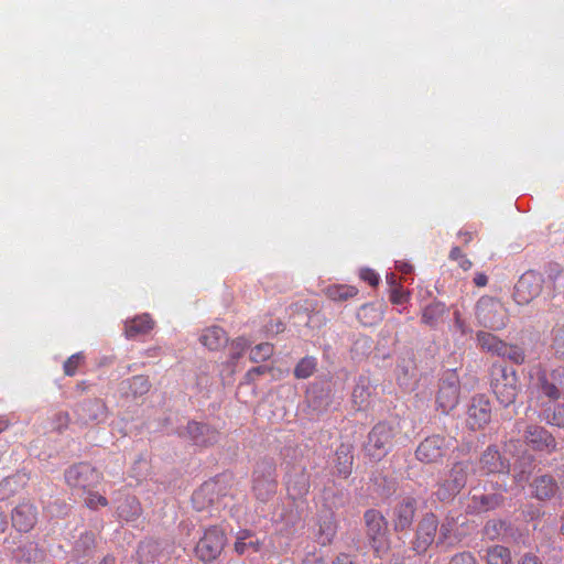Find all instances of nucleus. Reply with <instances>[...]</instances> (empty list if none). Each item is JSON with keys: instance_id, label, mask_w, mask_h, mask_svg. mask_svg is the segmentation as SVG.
Here are the masks:
<instances>
[{"instance_id": "3", "label": "nucleus", "mask_w": 564, "mask_h": 564, "mask_svg": "<svg viewBox=\"0 0 564 564\" xmlns=\"http://www.w3.org/2000/svg\"><path fill=\"white\" fill-rule=\"evenodd\" d=\"M398 433L399 430L393 424L387 422L376 424L368 434L365 445L366 454L376 462L381 460L392 449Z\"/></svg>"}, {"instance_id": "7", "label": "nucleus", "mask_w": 564, "mask_h": 564, "mask_svg": "<svg viewBox=\"0 0 564 564\" xmlns=\"http://www.w3.org/2000/svg\"><path fill=\"white\" fill-rule=\"evenodd\" d=\"M476 316L480 325L494 330L503 329L508 316L503 304L490 296H482L476 306Z\"/></svg>"}, {"instance_id": "24", "label": "nucleus", "mask_w": 564, "mask_h": 564, "mask_svg": "<svg viewBox=\"0 0 564 564\" xmlns=\"http://www.w3.org/2000/svg\"><path fill=\"white\" fill-rule=\"evenodd\" d=\"M352 451L347 444H340L333 459L334 473L341 478H347L352 471Z\"/></svg>"}, {"instance_id": "40", "label": "nucleus", "mask_w": 564, "mask_h": 564, "mask_svg": "<svg viewBox=\"0 0 564 564\" xmlns=\"http://www.w3.org/2000/svg\"><path fill=\"white\" fill-rule=\"evenodd\" d=\"M551 349L557 358L564 359V325L553 327Z\"/></svg>"}, {"instance_id": "44", "label": "nucleus", "mask_w": 564, "mask_h": 564, "mask_svg": "<svg viewBox=\"0 0 564 564\" xmlns=\"http://www.w3.org/2000/svg\"><path fill=\"white\" fill-rule=\"evenodd\" d=\"M85 505L89 509H97L99 507L108 506V500L105 496L95 492L94 489H90V492L85 494Z\"/></svg>"}, {"instance_id": "56", "label": "nucleus", "mask_w": 564, "mask_h": 564, "mask_svg": "<svg viewBox=\"0 0 564 564\" xmlns=\"http://www.w3.org/2000/svg\"><path fill=\"white\" fill-rule=\"evenodd\" d=\"M333 564H356L352 558L347 554H340L336 557Z\"/></svg>"}, {"instance_id": "19", "label": "nucleus", "mask_w": 564, "mask_h": 564, "mask_svg": "<svg viewBox=\"0 0 564 564\" xmlns=\"http://www.w3.org/2000/svg\"><path fill=\"white\" fill-rule=\"evenodd\" d=\"M220 485L210 480L204 482L192 496L193 507L198 510H205L216 503L219 498Z\"/></svg>"}, {"instance_id": "48", "label": "nucleus", "mask_w": 564, "mask_h": 564, "mask_svg": "<svg viewBox=\"0 0 564 564\" xmlns=\"http://www.w3.org/2000/svg\"><path fill=\"white\" fill-rule=\"evenodd\" d=\"M448 564H478L476 557L470 552H459L455 554Z\"/></svg>"}, {"instance_id": "27", "label": "nucleus", "mask_w": 564, "mask_h": 564, "mask_svg": "<svg viewBox=\"0 0 564 564\" xmlns=\"http://www.w3.org/2000/svg\"><path fill=\"white\" fill-rule=\"evenodd\" d=\"M154 327V321L149 314H141L124 322V335L128 339H134L140 335L150 333Z\"/></svg>"}, {"instance_id": "16", "label": "nucleus", "mask_w": 564, "mask_h": 564, "mask_svg": "<svg viewBox=\"0 0 564 564\" xmlns=\"http://www.w3.org/2000/svg\"><path fill=\"white\" fill-rule=\"evenodd\" d=\"M491 419L490 402L484 395L473 398L468 409L467 423L471 430L484 429Z\"/></svg>"}, {"instance_id": "63", "label": "nucleus", "mask_w": 564, "mask_h": 564, "mask_svg": "<svg viewBox=\"0 0 564 564\" xmlns=\"http://www.w3.org/2000/svg\"><path fill=\"white\" fill-rule=\"evenodd\" d=\"M397 269L401 271L403 274H409L412 272V265L409 263H400L397 265Z\"/></svg>"}, {"instance_id": "29", "label": "nucleus", "mask_w": 564, "mask_h": 564, "mask_svg": "<svg viewBox=\"0 0 564 564\" xmlns=\"http://www.w3.org/2000/svg\"><path fill=\"white\" fill-rule=\"evenodd\" d=\"M384 316V305L379 303H367L359 307L357 318L364 326H375Z\"/></svg>"}, {"instance_id": "58", "label": "nucleus", "mask_w": 564, "mask_h": 564, "mask_svg": "<svg viewBox=\"0 0 564 564\" xmlns=\"http://www.w3.org/2000/svg\"><path fill=\"white\" fill-rule=\"evenodd\" d=\"M302 564H325L324 560L322 557L317 556H308L306 557Z\"/></svg>"}, {"instance_id": "55", "label": "nucleus", "mask_w": 564, "mask_h": 564, "mask_svg": "<svg viewBox=\"0 0 564 564\" xmlns=\"http://www.w3.org/2000/svg\"><path fill=\"white\" fill-rule=\"evenodd\" d=\"M474 283L478 288H484L488 283V276L485 273H481V272L476 273V275L474 278Z\"/></svg>"}, {"instance_id": "61", "label": "nucleus", "mask_w": 564, "mask_h": 564, "mask_svg": "<svg viewBox=\"0 0 564 564\" xmlns=\"http://www.w3.org/2000/svg\"><path fill=\"white\" fill-rule=\"evenodd\" d=\"M7 516L6 513L0 509V533H3L7 529Z\"/></svg>"}, {"instance_id": "21", "label": "nucleus", "mask_w": 564, "mask_h": 564, "mask_svg": "<svg viewBox=\"0 0 564 564\" xmlns=\"http://www.w3.org/2000/svg\"><path fill=\"white\" fill-rule=\"evenodd\" d=\"M416 500L411 497L404 498L394 508V528L397 531L409 529L415 516Z\"/></svg>"}, {"instance_id": "45", "label": "nucleus", "mask_w": 564, "mask_h": 564, "mask_svg": "<svg viewBox=\"0 0 564 564\" xmlns=\"http://www.w3.org/2000/svg\"><path fill=\"white\" fill-rule=\"evenodd\" d=\"M389 300L394 305H402L410 300V292L404 290L402 285H395L389 292Z\"/></svg>"}, {"instance_id": "50", "label": "nucleus", "mask_w": 564, "mask_h": 564, "mask_svg": "<svg viewBox=\"0 0 564 564\" xmlns=\"http://www.w3.org/2000/svg\"><path fill=\"white\" fill-rule=\"evenodd\" d=\"M547 422L552 425L564 427V405H557Z\"/></svg>"}, {"instance_id": "5", "label": "nucleus", "mask_w": 564, "mask_h": 564, "mask_svg": "<svg viewBox=\"0 0 564 564\" xmlns=\"http://www.w3.org/2000/svg\"><path fill=\"white\" fill-rule=\"evenodd\" d=\"M366 534L371 547L378 556L389 550L388 522L382 513L376 509H369L364 514Z\"/></svg>"}, {"instance_id": "51", "label": "nucleus", "mask_w": 564, "mask_h": 564, "mask_svg": "<svg viewBox=\"0 0 564 564\" xmlns=\"http://www.w3.org/2000/svg\"><path fill=\"white\" fill-rule=\"evenodd\" d=\"M268 371H270V368L267 366L253 367L250 370H248L247 373L245 375V381L246 383H251L256 380L258 376L264 375Z\"/></svg>"}, {"instance_id": "60", "label": "nucleus", "mask_w": 564, "mask_h": 564, "mask_svg": "<svg viewBox=\"0 0 564 564\" xmlns=\"http://www.w3.org/2000/svg\"><path fill=\"white\" fill-rule=\"evenodd\" d=\"M387 283L389 284L390 286V290L392 288H394L395 285H401L399 282H398V278L394 273H389L387 274Z\"/></svg>"}, {"instance_id": "8", "label": "nucleus", "mask_w": 564, "mask_h": 564, "mask_svg": "<svg viewBox=\"0 0 564 564\" xmlns=\"http://www.w3.org/2000/svg\"><path fill=\"white\" fill-rule=\"evenodd\" d=\"M544 283L540 272L534 270L524 272L514 286V301L520 305L529 304L541 294Z\"/></svg>"}, {"instance_id": "33", "label": "nucleus", "mask_w": 564, "mask_h": 564, "mask_svg": "<svg viewBox=\"0 0 564 564\" xmlns=\"http://www.w3.org/2000/svg\"><path fill=\"white\" fill-rule=\"evenodd\" d=\"M160 544L154 540L142 541L137 550L140 564H150L159 558Z\"/></svg>"}, {"instance_id": "52", "label": "nucleus", "mask_w": 564, "mask_h": 564, "mask_svg": "<svg viewBox=\"0 0 564 564\" xmlns=\"http://www.w3.org/2000/svg\"><path fill=\"white\" fill-rule=\"evenodd\" d=\"M562 270L557 264H551L547 269V280L551 282L552 291H555L556 281L561 276Z\"/></svg>"}, {"instance_id": "39", "label": "nucleus", "mask_w": 564, "mask_h": 564, "mask_svg": "<svg viewBox=\"0 0 564 564\" xmlns=\"http://www.w3.org/2000/svg\"><path fill=\"white\" fill-rule=\"evenodd\" d=\"M286 487L289 496L294 500L304 497L310 489L308 481L304 476L299 479H290Z\"/></svg>"}, {"instance_id": "20", "label": "nucleus", "mask_w": 564, "mask_h": 564, "mask_svg": "<svg viewBox=\"0 0 564 564\" xmlns=\"http://www.w3.org/2000/svg\"><path fill=\"white\" fill-rule=\"evenodd\" d=\"M263 546V541L251 530L241 529L236 533L234 550L238 555L258 553Z\"/></svg>"}, {"instance_id": "54", "label": "nucleus", "mask_w": 564, "mask_h": 564, "mask_svg": "<svg viewBox=\"0 0 564 564\" xmlns=\"http://www.w3.org/2000/svg\"><path fill=\"white\" fill-rule=\"evenodd\" d=\"M232 346L238 349L239 351L237 352L236 356H234V358H239L241 351H243L246 349V347L248 346L247 344V340L242 337L240 338H237L234 343H232Z\"/></svg>"}, {"instance_id": "6", "label": "nucleus", "mask_w": 564, "mask_h": 564, "mask_svg": "<svg viewBox=\"0 0 564 564\" xmlns=\"http://www.w3.org/2000/svg\"><path fill=\"white\" fill-rule=\"evenodd\" d=\"M227 543V538L223 529L213 525L204 531L203 536L195 546L196 557L204 563L216 561Z\"/></svg>"}, {"instance_id": "14", "label": "nucleus", "mask_w": 564, "mask_h": 564, "mask_svg": "<svg viewBox=\"0 0 564 564\" xmlns=\"http://www.w3.org/2000/svg\"><path fill=\"white\" fill-rule=\"evenodd\" d=\"M478 468L482 475L508 474L510 463L500 454L497 446L490 445L481 454Z\"/></svg>"}, {"instance_id": "43", "label": "nucleus", "mask_w": 564, "mask_h": 564, "mask_svg": "<svg viewBox=\"0 0 564 564\" xmlns=\"http://www.w3.org/2000/svg\"><path fill=\"white\" fill-rule=\"evenodd\" d=\"M129 388L134 397L143 395L150 390V383L147 377L134 376L130 380Z\"/></svg>"}, {"instance_id": "2", "label": "nucleus", "mask_w": 564, "mask_h": 564, "mask_svg": "<svg viewBox=\"0 0 564 564\" xmlns=\"http://www.w3.org/2000/svg\"><path fill=\"white\" fill-rule=\"evenodd\" d=\"M65 481L72 491L85 496L90 489L97 488L104 480V475L89 463L74 464L65 470Z\"/></svg>"}, {"instance_id": "26", "label": "nucleus", "mask_w": 564, "mask_h": 564, "mask_svg": "<svg viewBox=\"0 0 564 564\" xmlns=\"http://www.w3.org/2000/svg\"><path fill=\"white\" fill-rule=\"evenodd\" d=\"M531 487L533 496L542 501L554 498L560 490L557 481L550 475L536 477Z\"/></svg>"}, {"instance_id": "13", "label": "nucleus", "mask_w": 564, "mask_h": 564, "mask_svg": "<svg viewBox=\"0 0 564 564\" xmlns=\"http://www.w3.org/2000/svg\"><path fill=\"white\" fill-rule=\"evenodd\" d=\"M437 527L438 521L435 514L427 513L423 517L417 525L415 540L413 542V547L416 553L422 554L432 545L435 541Z\"/></svg>"}, {"instance_id": "46", "label": "nucleus", "mask_w": 564, "mask_h": 564, "mask_svg": "<svg viewBox=\"0 0 564 564\" xmlns=\"http://www.w3.org/2000/svg\"><path fill=\"white\" fill-rule=\"evenodd\" d=\"M503 530H505V522H502L500 520L488 521L484 529L485 534L490 540L497 539L500 535L501 531H503Z\"/></svg>"}, {"instance_id": "17", "label": "nucleus", "mask_w": 564, "mask_h": 564, "mask_svg": "<svg viewBox=\"0 0 564 564\" xmlns=\"http://www.w3.org/2000/svg\"><path fill=\"white\" fill-rule=\"evenodd\" d=\"M524 442L534 451L553 452L556 447V442L552 434L539 425L527 426Z\"/></svg>"}, {"instance_id": "9", "label": "nucleus", "mask_w": 564, "mask_h": 564, "mask_svg": "<svg viewBox=\"0 0 564 564\" xmlns=\"http://www.w3.org/2000/svg\"><path fill=\"white\" fill-rule=\"evenodd\" d=\"M449 446V441L445 436L431 435L417 445L415 457L423 464H437L443 460Z\"/></svg>"}, {"instance_id": "12", "label": "nucleus", "mask_w": 564, "mask_h": 564, "mask_svg": "<svg viewBox=\"0 0 564 564\" xmlns=\"http://www.w3.org/2000/svg\"><path fill=\"white\" fill-rule=\"evenodd\" d=\"M39 520V509L30 500H23L11 511L12 527L22 533L32 531Z\"/></svg>"}, {"instance_id": "47", "label": "nucleus", "mask_w": 564, "mask_h": 564, "mask_svg": "<svg viewBox=\"0 0 564 564\" xmlns=\"http://www.w3.org/2000/svg\"><path fill=\"white\" fill-rule=\"evenodd\" d=\"M449 259L457 261L458 265L464 270L468 271L473 263L462 252V250L458 247H453L449 252Z\"/></svg>"}, {"instance_id": "53", "label": "nucleus", "mask_w": 564, "mask_h": 564, "mask_svg": "<svg viewBox=\"0 0 564 564\" xmlns=\"http://www.w3.org/2000/svg\"><path fill=\"white\" fill-rule=\"evenodd\" d=\"M455 327L460 332L462 335H465L470 332L469 327L462 318L460 313L458 311L454 312Z\"/></svg>"}, {"instance_id": "42", "label": "nucleus", "mask_w": 564, "mask_h": 564, "mask_svg": "<svg viewBox=\"0 0 564 564\" xmlns=\"http://www.w3.org/2000/svg\"><path fill=\"white\" fill-rule=\"evenodd\" d=\"M85 356L83 352H76L69 356L63 365V370L66 376L73 377L83 365Z\"/></svg>"}, {"instance_id": "22", "label": "nucleus", "mask_w": 564, "mask_h": 564, "mask_svg": "<svg viewBox=\"0 0 564 564\" xmlns=\"http://www.w3.org/2000/svg\"><path fill=\"white\" fill-rule=\"evenodd\" d=\"M186 430L195 445L208 446L218 441V431L207 424L189 422Z\"/></svg>"}, {"instance_id": "36", "label": "nucleus", "mask_w": 564, "mask_h": 564, "mask_svg": "<svg viewBox=\"0 0 564 564\" xmlns=\"http://www.w3.org/2000/svg\"><path fill=\"white\" fill-rule=\"evenodd\" d=\"M446 307L441 302H433L425 306L422 312V323L430 326L435 327L438 321L445 314Z\"/></svg>"}, {"instance_id": "11", "label": "nucleus", "mask_w": 564, "mask_h": 564, "mask_svg": "<svg viewBox=\"0 0 564 564\" xmlns=\"http://www.w3.org/2000/svg\"><path fill=\"white\" fill-rule=\"evenodd\" d=\"M534 376L535 381L533 382V387L540 397H545L550 401H556L561 398V384L563 377L561 371L553 370L549 373L539 366L534 368V372L531 375V378Z\"/></svg>"}, {"instance_id": "25", "label": "nucleus", "mask_w": 564, "mask_h": 564, "mask_svg": "<svg viewBox=\"0 0 564 564\" xmlns=\"http://www.w3.org/2000/svg\"><path fill=\"white\" fill-rule=\"evenodd\" d=\"M318 529L315 533V538L318 544L328 545L333 542L337 533V523L333 512L319 514L318 517Z\"/></svg>"}, {"instance_id": "23", "label": "nucleus", "mask_w": 564, "mask_h": 564, "mask_svg": "<svg viewBox=\"0 0 564 564\" xmlns=\"http://www.w3.org/2000/svg\"><path fill=\"white\" fill-rule=\"evenodd\" d=\"M502 500L501 494H482L478 492L475 488L473 489L468 509L477 513L486 512L499 507Z\"/></svg>"}, {"instance_id": "57", "label": "nucleus", "mask_w": 564, "mask_h": 564, "mask_svg": "<svg viewBox=\"0 0 564 564\" xmlns=\"http://www.w3.org/2000/svg\"><path fill=\"white\" fill-rule=\"evenodd\" d=\"M521 564H542L538 556L533 554H525L522 560Z\"/></svg>"}, {"instance_id": "64", "label": "nucleus", "mask_w": 564, "mask_h": 564, "mask_svg": "<svg viewBox=\"0 0 564 564\" xmlns=\"http://www.w3.org/2000/svg\"><path fill=\"white\" fill-rule=\"evenodd\" d=\"M449 529H447L446 524L442 523L440 528V541L443 542L444 539L447 538Z\"/></svg>"}, {"instance_id": "37", "label": "nucleus", "mask_w": 564, "mask_h": 564, "mask_svg": "<svg viewBox=\"0 0 564 564\" xmlns=\"http://www.w3.org/2000/svg\"><path fill=\"white\" fill-rule=\"evenodd\" d=\"M499 357L507 358L516 365H522L525 361V351L518 345L505 341V347H502Z\"/></svg>"}, {"instance_id": "18", "label": "nucleus", "mask_w": 564, "mask_h": 564, "mask_svg": "<svg viewBox=\"0 0 564 564\" xmlns=\"http://www.w3.org/2000/svg\"><path fill=\"white\" fill-rule=\"evenodd\" d=\"M75 414L83 424L99 422L106 419L107 406L99 399H90L77 404Z\"/></svg>"}, {"instance_id": "4", "label": "nucleus", "mask_w": 564, "mask_h": 564, "mask_svg": "<svg viewBox=\"0 0 564 564\" xmlns=\"http://www.w3.org/2000/svg\"><path fill=\"white\" fill-rule=\"evenodd\" d=\"M469 474L467 462L455 463L445 477L436 484L434 495L440 501H452L466 486Z\"/></svg>"}, {"instance_id": "34", "label": "nucleus", "mask_w": 564, "mask_h": 564, "mask_svg": "<svg viewBox=\"0 0 564 564\" xmlns=\"http://www.w3.org/2000/svg\"><path fill=\"white\" fill-rule=\"evenodd\" d=\"M325 295L335 302L347 301L358 294V289L352 285L333 284L324 290Z\"/></svg>"}, {"instance_id": "31", "label": "nucleus", "mask_w": 564, "mask_h": 564, "mask_svg": "<svg viewBox=\"0 0 564 564\" xmlns=\"http://www.w3.org/2000/svg\"><path fill=\"white\" fill-rule=\"evenodd\" d=\"M478 346L481 350L499 356L505 341L492 333L479 330L476 334Z\"/></svg>"}, {"instance_id": "15", "label": "nucleus", "mask_w": 564, "mask_h": 564, "mask_svg": "<svg viewBox=\"0 0 564 564\" xmlns=\"http://www.w3.org/2000/svg\"><path fill=\"white\" fill-rule=\"evenodd\" d=\"M278 481L274 476V469L269 466L264 471L256 470L253 477V494L262 502L268 501L276 492Z\"/></svg>"}, {"instance_id": "28", "label": "nucleus", "mask_w": 564, "mask_h": 564, "mask_svg": "<svg viewBox=\"0 0 564 564\" xmlns=\"http://www.w3.org/2000/svg\"><path fill=\"white\" fill-rule=\"evenodd\" d=\"M25 474L17 473L0 481V501H6L24 489L28 484Z\"/></svg>"}, {"instance_id": "38", "label": "nucleus", "mask_w": 564, "mask_h": 564, "mask_svg": "<svg viewBox=\"0 0 564 564\" xmlns=\"http://www.w3.org/2000/svg\"><path fill=\"white\" fill-rule=\"evenodd\" d=\"M317 360L315 357L306 356L302 358L294 368V376L297 379H306L316 370Z\"/></svg>"}, {"instance_id": "41", "label": "nucleus", "mask_w": 564, "mask_h": 564, "mask_svg": "<svg viewBox=\"0 0 564 564\" xmlns=\"http://www.w3.org/2000/svg\"><path fill=\"white\" fill-rule=\"evenodd\" d=\"M274 352V347L270 343H261L254 346L250 351V360L252 362H261L268 360Z\"/></svg>"}, {"instance_id": "10", "label": "nucleus", "mask_w": 564, "mask_h": 564, "mask_svg": "<svg viewBox=\"0 0 564 564\" xmlns=\"http://www.w3.org/2000/svg\"><path fill=\"white\" fill-rule=\"evenodd\" d=\"M460 382L455 371H448L442 378L436 394V404L443 413L456 408L459 401Z\"/></svg>"}, {"instance_id": "1", "label": "nucleus", "mask_w": 564, "mask_h": 564, "mask_svg": "<svg viewBox=\"0 0 564 564\" xmlns=\"http://www.w3.org/2000/svg\"><path fill=\"white\" fill-rule=\"evenodd\" d=\"M490 388L501 405L509 406L514 403L518 395L517 371L494 364L490 367Z\"/></svg>"}, {"instance_id": "49", "label": "nucleus", "mask_w": 564, "mask_h": 564, "mask_svg": "<svg viewBox=\"0 0 564 564\" xmlns=\"http://www.w3.org/2000/svg\"><path fill=\"white\" fill-rule=\"evenodd\" d=\"M359 276L361 280H364L371 286H377L380 281V278L377 274V272L373 271L372 269H368V268L361 269Z\"/></svg>"}, {"instance_id": "35", "label": "nucleus", "mask_w": 564, "mask_h": 564, "mask_svg": "<svg viewBox=\"0 0 564 564\" xmlns=\"http://www.w3.org/2000/svg\"><path fill=\"white\" fill-rule=\"evenodd\" d=\"M487 564H512L511 552L503 545H494L486 550Z\"/></svg>"}, {"instance_id": "59", "label": "nucleus", "mask_w": 564, "mask_h": 564, "mask_svg": "<svg viewBox=\"0 0 564 564\" xmlns=\"http://www.w3.org/2000/svg\"><path fill=\"white\" fill-rule=\"evenodd\" d=\"M57 420L61 423L59 426H66L69 421V416L67 412H59L57 415Z\"/></svg>"}, {"instance_id": "62", "label": "nucleus", "mask_w": 564, "mask_h": 564, "mask_svg": "<svg viewBox=\"0 0 564 564\" xmlns=\"http://www.w3.org/2000/svg\"><path fill=\"white\" fill-rule=\"evenodd\" d=\"M458 237L464 243H468L473 240V235L468 231H460Z\"/></svg>"}, {"instance_id": "32", "label": "nucleus", "mask_w": 564, "mask_h": 564, "mask_svg": "<svg viewBox=\"0 0 564 564\" xmlns=\"http://www.w3.org/2000/svg\"><path fill=\"white\" fill-rule=\"evenodd\" d=\"M141 505L135 497L124 498L117 507L119 518L124 521H133L141 514Z\"/></svg>"}, {"instance_id": "30", "label": "nucleus", "mask_w": 564, "mask_h": 564, "mask_svg": "<svg viewBox=\"0 0 564 564\" xmlns=\"http://www.w3.org/2000/svg\"><path fill=\"white\" fill-rule=\"evenodd\" d=\"M199 341L209 350H219L226 346L228 337L221 327L212 326L203 332Z\"/></svg>"}]
</instances>
